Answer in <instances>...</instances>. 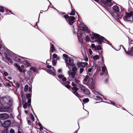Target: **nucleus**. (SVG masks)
<instances>
[{
    "instance_id": "nucleus-51",
    "label": "nucleus",
    "mask_w": 133,
    "mask_h": 133,
    "mask_svg": "<svg viewBox=\"0 0 133 133\" xmlns=\"http://www.w3.org/2000/svg\"><path fill=\"white\" fill-rule=\"evenodd\" d=\"M66 78L65 77H64V76L63 77L62 79V80L63 81H66Z\"/></svg>"
},
{
    "instance_id": "nucleus-60",
    "label": "nucleus",
    "mask_w": 133,
    "mask_h": 133,
    "mask_svg": "<svg viewBox=\"0 0 133 133\" xmlns=\"http://www.w3.org/2000/svg\"><path fill=\"white\" fill-rule=\"evenodd\" d=\"M31 70H32L33 71V72H35L36 70V69H35V68H31Z\"/></svg>"
},
{
    "instance_id": "nucleus-23",
    "label": "nucleus",
    "mask_w": 133,
    "mask_h": 133,
    "mask_svg": "<svg viewBox=\"0 0 133 133\" xmlns=\"http://www.w3.org/2000/svg\"><path fill=\"white\" fill-rule=\"evenodd\" d=\"M88 64L86 62H82L79 64V65L83 68H85L87 66Z\"/></svg>"
},
{
    "instance_id": "nucleus-15",
    "label": "nucleus",
    "mask_w": 133,
    "mask_h": 133,
    "mask_svg": "<svg viewBox=\"0 0 133 133\" xmlns=\"http://www.w3.org/2000/svg\"><path fill=\"white\" fill-rule=\"evenodd\" d=\"M120 13L118 12H113L112 14V15L115 18L118 19L120 18V16L119 14H120Z\"/></svg>"
},
{
    "instance_id": "nucleus-8",
    "label": "nucleus",
    "mask_w": 133,
    "mask_h": 133,
    "mask_svg": "<svg viewBox=\"0 0 133 133\" xmlns=\"http://www.w3.org/2000/svg\"><path fill=\"white\" fill-rule=\"evenodd\" d=\"M76 18L73 16H69L68 18L66 19L67 22L70 25H72L74 22V20Z\"/></svg>"
},
{
    "instance_id": "nucleus-44",
    "label": "nucleus",
    "mask_w": 133,
    "mask_h": 133,
    "mask_svg": "<svg viewBox=\"0 0 133 133\" xmlns=\"http://www.w3.org/2000/svg\"><path fill=\"white\" fill-rule=\"evenodd\" d=\"M6 86L7 87H9L10 88H10L11 89V84L8 83H6Z\"/></svg>"
},
{
    "instance_id": "nucleus-17",
    "label": "nucleus",
    "mask_w": 133,
    "mask_h": 133,
    "mask_svg": "<svg viewBox=\"0 0 133 133\" xmlns=\"http://www.w3.org/2000/svg\"><path fill=\"white\" fill-rule=\"evenodd\" d=\"M124 51H125V52L126 54L132 56H133V47L131 48L129 52H127L126 50H124Z\"/></svg>"
},
{
    "instance_id": "nucleus-34",
    "label": "nucleus",
    "mask_w": 133,
    "mask_h": 133,
    "mask_svg": "<svg viewBox=\"0 0 133 133\" xmlns=\"http://www.w3.org/2000/svg\"><path fill=\"white\" fill-rule=\"evenodd\" d=\"M62 15H63V16L66 19V20L67 18H68L69 17V16L66 15L65 13H63L62 14Z\"/></svg>"
},
{
    "instance_id": "nucleus-4",
    "label": "nucleus",
    "mask_w": 133,
    "mask_h": 133,
    "mask_svg": "<svg viewBox=\"0 0 133 133\" xmlns=\"http://www.w3.org/2000/svg\"><path fill=\"white\" fill-rule=\"evenodd\" d=\"M123 18L125 21H128L130 23L132 22L133 21V12L126 13Z\"/></svg>"
},
{
    "instance_id": "nucleus-38",
    "label": "nucleus",
    "mask_w": 133,
    "mask_h": 133,
    "mask_svg": "<svg viewBox=\"0 0 133 133\" xmlns=\"http://www.w3.org/2000/svg\"><path fill=\"white\" fill-rule=\"evenodd\" d=\"M46 67L47 68L49 69H52V71H53V72H54V69L53 68L51 67V66L50 65H48L46 66Z\"/></svg>"
},
{
    "instance_id": "nucleus-41",
    "label": "nucleus",
    "mask_w": 133,
    "mask_h": 133,
    "mask_svg": "<svg viewBox=\"0 0 133 133\" xmlns=\"http://www.w3.org/2000/svg\"><path fill=\"white\" fill-rule=\"evenodd\" d=\"M75 14V10H72L71 12L69 14L70 15H74Z\"/></svg>"
},
{
    "instance_id": "nucleus-11",
    "label": "nucleus",
    "mask_w": 133,
    "mask_h": 133,
    "mask_svg": "<svg viewBox=\"0 0 133 133\" xmlns=\"http://www.w3.org/2000/svg\"><path fill=\"white\" fill-rule=\"evenodd\" d=\"M11 124V122L9 120L5 121L3 123L2 126L3 127L6 128L8 127Z\"/></svg>"
},
{
    "instance_id": "nucleus-29",
    "label": "nucleus",
    "mask_w": 133,
    "mask_h": 133,
    "mask_svg": "<svg viewBox=\"0 0 133 133\" xmlns=\"http://www.w3.org/2000/svg\"><path fill=\"white\" fill-rule=\"evenodd\" d=\"M52 56L54 58H56L57 60H59L60 59V57L58 56L57 55L55 54H53Z\"/></svg>"
},
{
    "instance_id": "nucleus-27",
    "label": "nucleus",
    "mask_w": 133,
    "mask_h": 133,
    "mask_svg": "<svg viewBox=\"0 0 133 133\" xmlns=\"http://www.w3.org/2000/svg\"><path fill=\"white\" fill-rule=\"evenodd\" d=\"M50 49L51 52H52L55 51V49L54 44H50Z\"/></svg>"
},
{
    "instance_id": "nucleus-63",
    "label": "nucleus",
    "mask_w": 133,
    "mask_h": 133,
    "mask_svg": "<svg viewBox=\"0 0 133 133\" xmlns=\"http://www.w3.org/2000/svg\"><path fill=\"white\" fill-rule=\"evenodd\" d=\"M8 11L10 13H11L12 14H13V13H11V11L10 10H6V12H8Z\"/></svg>"
},
{
    "instance_id": "nucleus-10",
    "label": "nucleus",
    "mask_w": 133,
    "mask_h": 133,
    "mask_svg": "<svg viewBox=\"0 0 133 133\" xmlns=\"http://www.w3.org/2000/svg\"><path fill=\"white\" fill-rule=\"evenodd\" d=\"M9 117V115L7 114H0V119L4 120L7 119Z\"/></svg>"
},
{
    "instance_id": "nucleus-49",
    "label": "nucleus",
    "mask_w": 133,
    "mask_h": 133,
    "mask_svg": "<svg viewBox=\"0 0 133 133\" xmlns=\"http://www.w3.org/2000/svg\"><path fill=\"white\" fill-rule=\"evenodd\" d=\"M63 56L64 57H65V60L66 59V58H69L68 57V55L65 54H63Z\"/></svg>"
},
{
    "instance_id": "nucleus-42",
    "label": "nucleus",
    "mask_w": 133,
    "mask_h": 133,
    "mask_svg": "<svg viewBox=\"0 0 133 133\" xmlns=\"http://www.w3.org/2000/svg\"><path fill=\"white\" fill-rule=\"evenodd\" d=\"M89 101V99H88L87 98L83 99V102L85 103H87Z\"/></svg>"
},
{
    "instance_id": "nucleus-16",
    "label": "nucleus",
    "mask_w": 133,
    "mask_h": 133,
    "mask_svg": "<svg viewBox=\"0 0 133 133\" xmlns=\"http://www.w3.org/2000/svg\"><path fill=\"white\" fill-rule=\"evenodd\" d=\"M113 3V1L111 0H107L106 1L105 3H104V4L108 6H110L112 5Z\"/></svg>"
},
{
    "instance_id": "nucleus-53",
    "label": "nucleus",
    "mask_w": 133,
    "mask_h": 133,
    "mask_svg": "<svg viewBox=\"0 0 133 133\" xmlns=\"http://www.w3.org/2000/svg\"><path fill=\"white\" fill-rule=\"evenodd\" d=\"M4 76H8L9 75L8 73L6 72H4Z\"/></svg>"
},
{
    "instance_id": "nucleus-31",
    "label": "nucleus",
    "mask_w": 133,
    "mask_h": 133,
    "mask_svg": "<svg viewBox=\"0 0 133 133\" xmlns=\"http://www.w3.org/2000/svg\"><path fill=\"white\" fill-rule=\"evenodd\" d=\"M72 72H74L76 73L77 72V68L76 67H73L72 68Z\"/></svg>"
},
{
    "instance_id": "nucleus-47",
    "label": "nucleus",
    "mask_w": 133,
    "mask_h": 133,
    "mask_svg": "<svg viewBox=\"0 0 133 133\" xmlns=\"http://www.w3.org/2000/svg\"><path fill=\"white\" fill-rule=\"evenodd\" d=\"M84 69L83 68H81L79 71V73L80 74H82L83 71Z\"/></svg>"
},
{
    "instance_id": "nucleus-45",
    "label": "nucleus",
    "mask_w": 133,
    "mask_h": 133,
    "mask_svg": "<svg viewBox=\"0 0 133 133\" xmlns=\"http://www.w3.org/2000/svg\"><path fill=\"white\" fill-rule=\"evenodd\" d=\"M58 78H59L62 79V78L64 76L62 74H60V75H58Z\"/></svg>"
},
{
    "instance_id": "nucleus-30",
    "label": "nucleus",
    "mask_w": 133,
    "mask_h": 133,
    "mask_svg": "<svg viewBox=\"0 0 133 133\" xmlns=\"http://www.w3.org/2000/svg\"><path fill=\"white\" fill-rule=\"evenodd\" d=\"M101 46L99 45H96L95 46V49L96 50H101Z\"/></svg>"
},
{
    "instance_id": "nucleus-25",
    "label": "nucleus",
    "mask_w": 133,
    "mask_h": 133,
    "mask_svg": "<svg viewBox=\"0 0 133 133\" xmlns=\"http://www.w3.org/2000/svg\"><path fill=\"white\" fill-rule=\"evenodd\" d=\"M91 58L93 59L94 60H97L99 58V56L98 55H96L94 56V55H92L91 56Z\"/></svg>"
},
{
    "instance_id": "nucleus-6",
    "label": "nucleus",
    "mask_w": 133,
    "mask_h": 133,
    "mask_svg": "<svg viewBox=\"0 0 133 133\" xmlns=\"http://www.w3.org/2000/svg\"><path fill=\"white\" fill-rule=\"evenodd\" d=\"M121 6L119 5H116L112 7V11L113 12H118L121 13L122 11Z\"/></svg>"
},
{
    "instance_id": "nucleus-22",
    "label": "nucleus",
    "mask_w": 133,
    "mask_h": 133,
    "mask_svg": "<svg viewBox=\"0 0 133 133\" xmlns=\"http://www.w3.org/2000/svg\"><path fill=\"white\" fill-rule=\"evenodd\" d=\"M93 82V78H89L88 81L87 82V83L89 85H91L92 84Z\"/></svg>"
},
{
    "instance_id": "nucleus-58",
    "label": "nucleus",
    "mask_w": 133,
    "mask_h": 133,
    "mask_svg": "<svg viewBox=\"0 0 133 133\" xmlns=\"http://www.w3.org/2000/svg\"><path fill=\"white\" fill-rule=\"evenodd\" d=\"M94 93L96 95H98L99 94V93L97 91H95L94 92Z\"/></svg>"
},
{
    "instance_id": "nucleus-12",
    "label": "nucleus",
    "mask_w": 133,
    "mask_h": 133,
    "mask_svg": "<svg viewBox=\"0 0 133 133\" xmlns=\"http://www.w3.org/2000/svg\"><path fill=\"white\" fill-rule=\"evenodd\" d=\"M76 73L74 72H72L70 70L68 71V74L69 75V77L71 78L74 79L75 78V76Z\"/></svg>"
},
{
    "instance_id": "nucleus-39",
    "label": "nucleus",
    "mask_w": 133,
    "mask_h": 133,
    "mask_svg": "<svg viewBox=\"0 0 133 133\" xmlns=\"http://www.w3.org/2000/svg\"><path fill=\"white\" fill-rule=\"evenodd\" d=\"M102 71L103 72H106V69L105 67L103 66L102 67Z\"/></svg>"
},
{
    "instance_id": "nucleus-57",
    "label": "nucleus",
    "mask_w": 133,
    "mask_h": 133,
    "mask_svg": "<svg viewBox=\"0 0 133 133\" xmlns=\"http://www.w3.org/2000/svg\"><path fill=\"white\" fill-rule=\"evenodd\" d=\"M28 123L29 124V125H30L31 124V121L30 120H28L27 121Z\"/></svg>"
},
{
    "instance_id": "nucleus-3",
    "label": "nucleus",
    "mask_w": 133,
    "mask_h": 133,
    "mask_svg": "<svg viewBox=\"0 0 133 133\" xmlns=\"http://www.w3.org/2000/svg\"><path fill=\"white\" fill-rule=\"evenodd\" d=\"M75 82L76 84H78V87H79L81 88L82 91L85 94L88 95L90 94L89 90L80 84L79 83L80 81L77 79L76 78H75Z\"/></svg>"
},
{
    "instance_id": "nucleus-26",
    "label": "nucleus",
    "mask_w": 133,
    "mask_h": 133,
    "mask_svg": "<svg viewBox=\"0 0 133 133\" xmlns=\"http://www.w3.org/2000/svg\"><path fill=\"white\" fill-rule=\"evenodd\" d=\"M77 37L80 43H81L82 41V38L81 34H78Z\"/></svg>"
},
{
    "instance_id": "nucleus-40",
    "label": "nucleus",
    "mask_w": 133,
    "mask_h": 133,
    "mask_svg": "<svg viewBox=\"0 0 133 133\" xmlns=\"http://www.w3.org/2000/svg\"><path fill=\"white\" fill-rule=\"evenodd\" d=\"M85 39H86V41L88 42H89L90 41V39L89 37L88 36H86L85 37Z\"/></svg>"
},
{
    "instance_id": "nucleus-1",
    "label": "nucleus",
    "mask_w": 133,
    "mask_h": 133,
    "mask_svg": "<svg viewBox=\"0 0 133 133\" xmlns=\"http://www.w3.org/2000/svg\"><path fill=\"white\" fill-rule=\"evenodd\" d=\"M12 98L8 96H4L0 99V108L1 105L5 108L10 107L12 104Z\"/></svg>"
},
{
    "instance_id": "nucleus-33",
    "label": "nucleus",
    "mask_w": 133,
    "mask_h": 133,
    "mask_svg": "<svg viewBox=\"0 0 133 133\" xmlns=\"http://www.w3.org/2000/svg\"><path fill=\"white\" fill-rule=\"evenodd\" d=\"M28 105V103L25 102L24 104L23 105V108L24 109H26L28 107H29L30 106H30H29Z\"/></svg>"
},
{
    "instance_id": "nucleus-24",
    "label": "nucleus",
    "mask_w": 133,
    "mask_h": 133,
    "mask_svg": "<svg viewBox=\"0 0 133 133\" xmlns=\"http://www.w3.org/2000/svg\"><path fill=\"white\" fill-rule=\"evenodd\" d=\"M63 84L65 85V87L68 88H70L71 86L68 85L70 83V82L69 81H67L66 82H64L63 83Z\"/></svg>"
},
{
    "instance_id": "nucleus-21",
    "label": "nucleus",
    "mask_w": 133,
    "mask_h": 133,
    "mask_svg": "<svg viewBox=\"0 0 133 133\" xmlns=\"http://www.w3.org/2000/svg\"><path fill=\"white\" fill-rule=\"evenodd\" d=\"M95 97L97 98V99L94 98V99H96V100L100 101L103 100V96L102 95H101L100 96H97Z\"/></svg>"
},
{
    "instance_id": "nucleus-13",
    "label": "nucleus",
    "mask_w": 133,
    "mask_h": 133,
    "mask_svg": "<svg viewBox=\"0 0 133 133\" xmlns=\"http://www.w3.org/2000/svg\"><path fill=\"white\" fill-rule=\"evenodd\" d=\"M26 97L27 99H28V105L30 106L31 103V95L30 93H29L27 94L26 95Z\"/></svg>"
},
{
    "instance_id": "nucleus-43",
    "label": "nucleus",
    "mask_w": 133,
    "mask_h": 133,
    "mask_svg": "<svg viewBox=\"0 0 133 133\" xmlns=\"http://www.w3.org/2000/svg\"><path fill=\"white\" fill-rule=\"evenodd\" d=\"M30 116L31 117V118L32 120L33 121H34L35 119L34 117L33 116V115L32 114H31L30 115Z\"/></svg>"
},
{
    "instance_id": "nucleus-59",
    "label": "nucleus",
    "mask_w": 133,
    "mask_h": 133,
    "mask_svg": "<svg viewBox=\"0 0 133 133\" xmlns=\"http://www.w3.org/2000/svg\"><path fill=\"white\" fill-rule=\"evenodd\" d=\"M120 46L121 48H123L124 49V50H125V49L122 45H121Z\"/></svg>"
},
{
    "instance_id": "nucleus-9",
    "label": "nucleus",
    "mask_w": 133,
    "mask_h": 133,
    "mask_svg": "<svg viewBox=\"0 0 133 133\" xmlns=\"http://www.w3.org/2000/svg\"><path fill=\"white\" fill-rule=\"evenodd\" d=\"M12 85L17 89L19 88L20 86L21 82L18 81H13Z\"/></svg>"
},
{
    "instance_id": "nucleus-28",
    "label": "nucleus",
    "mask_w": 133,
    "mask_h": 133,
    "mask_svg": "<svg viewBox=\"0 0 133 133\" xmlns=\"http://www.w3.org/2000/svg\"><path fill=\"white\" fill-rule=\"evenodd\" d=\"M5 58L10 63H12L13 62L12 59L8 57L7 56L5 55Z\"/></svg>"
},
{
    "instance_id": "nucleus-36",
    "label": "nucleus",
    "mask_w": 133,
    "mask_h": 133,
    "mask_svg": "<svg viewBox=\"0 0 133 133\" xmlns=\"http://www.w3.org/2000/svg\"><path fill=\"white\" fill-rule=\"evenodd\" d=\"M89 76H86V77L84 78L83 79V81L84 82H87L89 79Z\"/></svg>"
},
{
    "instance_id": "nucleus-64",
    "label": "nucleus",
    "mask_w": 133,
    "mask_h": 133,
    "mask_svg": "<svg viewBox=\"0 0 133 133\" xmlns=\"http://www.w3.org/2000/svg\"><path fill=\"white\" fill-rule=\"evenodd\" d=\"M38 125L39 126V127H41L42 125L40 123H38Z\"/></svg>"
},
{
    "instance_id": "nucleus-37",
    "label": "nucleus",
    "mask_w": 133,
    "mask_h": 133,
    "mask_svg": "<svg viewBox=\"0 0 133 133\" xmlns=\"http://www.w3.org/2000/svg\"><path fill=\"white\" fill-rule=\"evenodd\" d=\"M29 87L28 85H26L25 87L24 88V91L25 92L27 91Z\"/></svg>"
},
{
    "instance_id": "nucleus-56",
    "label": "nucleus",
    "mask_w": 133,
    "mask_h": 133,
    "mask_svg": "<svg viewBox=\"0 0 133 133\" xmlns=\"http://www.w3.org/2000/svg\"><path fill=\"white\" fill-rule=\"evenodd\" d=\"M57 71L59 73H61L62 72V70L61 69H59Z\"/></svg>"
},
{
    "instance_id": "nucleus-19",
    "label": "nucleus",
    "mask_w": 133,
    "mask_h": 133,
    "mask_svg": "<svg viewBox=\"0 0 133 133\" xmlns=\"http://www.w3.org/2000/svg\"><path fill=\"white\" fill-rule=\"evenodd\" d=\"M20 58L21 60L20 61V63H21L24 64H26L27 63V61L24 58L22 57Z\"/></svg>"
},
{
    "instance_id": "nucleus-61",
    "label": "nucleus",
    "mask_w": 133,
    "mask_h": 133,
    "mask_svg": "<svg viewBox=\"0 0 133 133\" xmlns=\"http://www.w3.org/2000/svg\"><path fill=\"white\" fill-rule=\"evenodd\" d=\"M29 92L30 93L31 92V87H30L29 89Z\"/></svg>"
},
{
    "instance_id": "nucleus-46",
    "label": "nucleus",
    "mask_w": 133,
    "mask_h": 133,
    "mask_svg": "<svg viewBox=\"0 0 133 133\" xmlns=\"http://www.w3.org/2000/svg\"><path fill=\"white\" fill-rule=\"evenodd\" d=\"M88 51L89 53V54H90V55L91 56L92 55H92V50L90 49H88Z\"/></svg>"
},
{
    "instance_id": "nucleus-7",
    "label": "nucleus",
    "mask_w": 133,
    "mask_h": 133,
    "mask_svg": "<svg viewBox=\"0 0 133 133\" xmlns=\"http://www.w3.org/2000/svg\"><path fill=\"white\" fill-rule=\"evenodd\" d=\"M65 62L66 65L68 66L70 70V67H73L74 66L73 61L72 60L71 61L69 58H67L65 60Z\"/></svg>"
},
{
    "instance_id": "nucleus-50",
    "label": "nucleus",
    "mask_w": 133,
    "mask_h": 133,
    "mask_svg": "<svg viewBox=\"0 0 133 133\" xmlns=\"http://www.w3.org/2000/svg\"><path fill=\"white\" fill-rule=\"evenodd\" d=\"M10 133H15L14 130L12 129H11L10 130Z\"/></svg>"
},
{
    "instance_id": "nucleus-55",
    "label": "nucleus",
    "mask_w": 133,
    "mask_h": 133,
    "mask_svg": "<svg viewBox=\"0 0 133 133\" xmlns=\"http://www.w3.org/2000/svg\"><path fill=\"white\" fill-rule=\"evenodd\" d=\"M91 46L93 48H95V47L96 46L95 45V44H92L91 45Z\"/></svg>"
},
{
    "instance_id": "nucleus-35",
    "label": "nucleus",
    "mask_w": 133,
    "mask_h": 133,
    "mask_svg": "<svg viewBox=\"0 0 133 133\" xmlns=\"http://www.w3.org/2000/svg\"><path fill=\"white\" fill-rule=\"evenodd\" d=\"M5 10V9L4 7L0 6V12H4Z\"/></svg>"
},
{
    "instance_id": "nucleus-62",
    "label": "nucleus",
    "mask_w": 133,
    "mask_h": 133,
    "mask_svg": "<svg viewBox=\"0 0 133 133\" xmlns=\"http://www.w3.org/2000/svg\"><path fill=\"white\" fill-rule=\"evenodd\" d=\"M111 103L112 104V105H113L114 106H115L116 104L115 103H113L112 102H111Z\"/></svg>"
},
{
    "instance_id": "nucleus-32",
    "label": "nucleus",
    "mask_w": 133,
    "mask_h": 133,
    "mask_svg": "<svg viewBox=\"0 0 133 133\" xmlns=\"http://www.w3.org/2000/svg\"><path fill=\"white\" fill-rule=\"evenodd\" d=\"M17 67L18 69V70L19 71L21 72H22V70L21 68V67L18 65L17 64H16L15 65Z\"/></svg>"
},
{
    "instance_id": "nucleus-20",
    "label": "nucleus",
    "mask_w": 133,
    "mask_h": 133,
    "mask_svg": "<svg viewBox=\"0 0 133 133\" xmlns=\"http://www.w3.org/2000/svg\"><path fill=\"white\" fill-rule=\"evenodd\" d=\"M52 70V69H48L47 70V72L51 74L53 76H55V70L54 69V72H53V71L51 70Z\"/></svg>"
},
{
    "instance_id": "nucleus-5",
    "label": "nucleus",
    "mask_w": 133,
    "mask_h": 133,
    "mask_svg": "<svg viewBox=\"0 0 133 133\" xmlns=\"http://www.w3.org/2000/svg\"><path fill=\"white\" fill-rule=\"evenodd\" d=\"M77 85L74 82H72V83L71 85L73 87H72L71 89L72 90L73 93L77 97H79V95L77 92V91L78 90V89L76 87L78 86V84H77Z\"/></svg>"
},
{
    "instance_id": "nucleus-48",
    "label": "nucleus",
    "mask_w": 133,
    "mask_h": 133,
    "mask_svg": "<svg viewBox=\"0 0 133 133\" xmlns=\"http://www.w3.org/2000/svg\"><path fill=\"white\" fill-rule=\"evenodd\" d=\"M52 63L53 65L55 66V65L56 63V61L55 60V59L54 60L52 61Z\"/></svg>"
},
{
    "instance_id": "nucleus-54",
    "label": "nucleus",
    "mask_w": 133,
    "mask_h": 133,
    "mask_svg": "<svg viewBox=\"0 0 133 133\" xmlns=\"http://www.w3.org/2000/svg\"><path fill=\"white\" fill-rule=\"evenodd\" d=\"M92 69L91 68H89L88 69V71L89 72L91 73V72L92 71Z\"/></svg>"
},
{
    "instance_id": "nucleus-2",
    "label": "nucleus",
    "mask_w": 133,
    "mask_h": 133,
    "mask_svg": "<svg viewBox=\"0 0 133 133\" xmlns=\"http://www.w3.org/2000/svg\"><path fill=\"white\" fill-rule=\"evenodd\" d=\"M92 34L93 36H91V39L94 40L95 39L98 42V44H101L102 42H104V41H105L104 43L109 44L110 46L111 45V44L110 42L103 37L96 34Z\"/></svg>"
},
{
    "instance_id": "nucleus-14",
    "label": "nucleus",
    "mask_w": 133,
    "mask_h": 133,
    "mask_svg": "<svg viewBox=\"0 0 133 133\" xmlns=\"http://www.w3.org/2000/svg\"><path fill=\"white\" fill-rule=\"evenodd\" d=\"M80 28L81 30L87 31H88V28L86 26L84 25L83 23L81 24Z\"/></svg>"
},
{
    "instance_id": "nucleus-52",
    "label": "nucleus",
    "mask_w": 133,
    "mask_h": 133,
    "mask_svg": "<svg viewBox=\"0 0 133 133\" xmlns=\"http://www.w3.org/2000/svg\"><path fill=\"white\" fill-rule=\"evenodd\" d=\"M106 72H102L100 73L101 75V76H103L104 75H105L106 74Z\"/></svg>"
},
{
    "instance_id": "nucleus-18",
    "label": "nucleus",
    "mask_w": 133,
    "mask_h": 133,
    "mask_svg": "<svg viewBox=\"0 0 133 133\" xmlns=\"http://www.w3.org/2000/svg\"><path fill=\"white\" fill-rule=\"evenodd\" d=\"M21 57L18 56H16V55H15L13 57V59L15 61H17L19 62H20V61L21 60Z\"/></svg>"
}]
</instances>
